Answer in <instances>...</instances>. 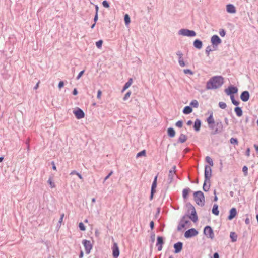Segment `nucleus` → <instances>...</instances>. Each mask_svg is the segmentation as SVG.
Here are the masks:
<instances>
[{"label":"nucleus","mask_w":258,"mask_h":258,"mask_svg":"<svg viewBox=\"0 0 258 258\" xmlns=\"http://www.w3.org/2000/svg\"><path fill=\"white\" fill-rule=\"evenodd\" d=\"M212 213L215 215H218L219 212L218 210V206L217 204H214L212 210Z\"/></svg>","instance_id":"nucleus-28"},{"label":"nucleus","mask_w":258,"mask_h":258,"mask_svg":"<svg viewBox=\"0 0 258 258\" xmlns=\"http://www.w3.org/2000/svg\"><path fill=\"white\" fill-rule=\"evenodd\" d=\"M52 179H53V177L50 176L49 178V179L48 180V183H49V184L50 185V186L52 188L55 187V184L54 182H53Z\"/></svg>","instance_id":"nucleus-33"},{"label":"nucleus","mask_w":258,"mask_h":258,"mask_svg":"<svg viewBox=\"0 0 258 258\" xmlns=\"http://www.w3.org/2000/svg\"><path fill=\"white\" fill-rule=\"evenodd\" d=\"M101 93H102V92H101V91L100 90H98V91L97 95V97L98 98H100V96L101 95Z\"/></svg>","instance_id":"nucleus-58"},{"label":"nucleus","mask_w":258,"mask_h":258,"mask_svg":"<svg viewBox=\"0 0 258 258\" xmlns=\"http://www.w3.org/2000/svg\"><path fill=\"white\" fill-rule=\"evenodd\" d=\"M210 186V182H208V181H205V180H204L203 186V189L205 191H208L209 190Z\"/></svg>","instance_id":"nucleus-27"},{"label":"nucleus","mask_w":258,"mask_h":258,"mask_svg":"<svg viewBox=\"0 0 258 258\" xmlns=\"http://www.w3.org/2000/svg\"><path fill=\"white\" fill-rule=\"evenodd\" d=\"M102 5L105 8H108L109 7V3L106 1H104L102 2Z\"/></svg>","instance_id":"nucleus-50"},{"label":"nucleus","mask_w":258,"mask_h":258,"mask_svg":"<svg viewBox=\"0 0 258 258\" xmlns=\"http://www.w3.org/2000/svg\"><path fill=\"white\" fill-rule=\"evenodd\" d=\"M238 89L233 86H230L228 88L225 89V92L228 95H233L234 94L237 93Z\"/></svg>","instance_id":"nucleus-13"},{"label":"nucleus","mask_w":258,"mask_h":258,"mask_svg":"<svg viewBox=\"0 0 258 258\" xmlns=\"http://www.w3.org/2000/svg\"><path fill=\"white\" fill-rule=\"evenodd\" d=\"M176 54L177 56H178V57H179L178 58H182L183 54L181 51H177Z\"/></svg>","instance_id":"nucleus-51"},{"label":"nucleus","mask_w":258,"mask_h":258,"mask_svg":"<svg viewBox=\"0 0 258 258\" xmlns=\"http://www.w3.org/2000/svg\"><path fill=\"white\" fill-rule=\"evenodd\" d=\"M58 88L59 89H61V88H62L63 86H64V83L63 81H60L59 84H58Z\"/></svg>","instance_id":"nucleus-52"},{"label":"nucleus","mask_w":258,"mask_h":258,"mask_svg":"<svg viewBox=\"0 0 258 258\" xmlns=\"http://www.w3.org/2000/svg\"><path fill=\"white\" fill-rule=\"evenodd\" d=\"M176 166H173L172 168L169 171V174L168 176V183H171L173 180L174 175L176 174Z\"/></svg>","instance_id":"nucleus-11"},{"label":"nucleus","mask_w":258,"mask_h":258,"mask_svg":"<svg viewBox=\"0 0 258 258\" xmlns=\"http://www.w3.org/2000/svg\"><path fill=\"white\" fill-rule=\"evenodd\" d=\"M98 14H95V15L94 18V23H96L97 21L98 20Z\"/></svg>","instance_id":"nucleus-57"},{"label":"nucleus","mask_w":258,"mask_h":258,"mask_svg":"<svg viewBox=\"0 0 258 258\" xmlns=\"http://www.w3.org/2000/svg\"><path fill=\"white\" fill-rule=\"evenodd\" d=\"M226 11L229 13H235L236 9L232 4H228L226 6Z\"/></svg>","instance_id":"nucleus-20"},{"label":"nucleus","mask_w":258,"mask_h":258,"mask_svg":"<svg viewBox=\"0 0 258 258\" xmlns=\"http://www.w3.org/2000/svg\"><path fill=\"white\" fill-rule=\"evenodd\" d=\"M194 195L196 203L200 206H203L205 203V197L203 193L201 191H198L195 192Z\"/></svg>","instance_id":"nucleus-3"},{"label":"nucleus","mask_w":258,"mask_h":258,"mask_svg":"<svg viewBox=\"0 0 258 258\" xmlns=\"http://www.w3.org/2000/svg\"><path fill=\"white\" fill-rule=\"evenodd\" d=\"M245 222L246 225L250 224V220L248 217H247L245 220Z\"/></svg>","instance_id":"nucleus-55"},{"label":"nucleus","mask_w":258,"mask_h":258,"mask_svg":"<svg viewBox=\"0 0 258 258\" xmlns=\"http://www.w3.org/2000/svg\"><path fill=\"white\" fill-rule=\"evenodd\" d=\"M113 256L114 258H118L119 255V250L117 244L114 243L112 247Z\"/></svg>","instance_id":"nucleus-15"},{"label":"nucleus","mask_w":258,"mask_h":258,"mask_svg":"<svg viewBox=\"0 0 258 258\" xmlns=\"http://www.w3.org/2000/svg\"><path fill=\"white\" fill-rule=\"evenodd\" d=\"M242 171L245 176L248 175V168L246 166H244L242 168Z\"/></svg>","instance_id":"nucleus-39"},{"label":"nucleus","mask_w":258,"mask_h":258,"mask_svg":"<svg viewBox=\"0 0 258 258\" xmlns=\"http://www.w3.org/2000/svg\"><path fill=\"white\" fill-rule=\"evenodd\" d=\"M146 155V151L145 150H142V151L139 152L138 153H137V155H136V157L138 158V157H141V156H145Z\"/></svg>","instance_id":"nucleus-37"},{"label":"nucleus","mask_w":258,"mask_h":258,"mask_svg":"<svg viewBox=\"0 0 258 258\" xmlns=\"http://www.w3.org/2000/svg\"><path fill=\"white\" fill-rule=\"evenodd\" d=\"M183 72L185 74H189L190 75H192L194 74V72L190 69H184Z\"/></svg>","instance_id":"nucleus-42"},{"label":"nucleus","mask_w":258,"mask_h":258,"mask_svg":"<svg viewBox=\"0 0 258 258\" xmlns=\"http://www.w3.org/2000/svg\"><path fill=\"white\" fill-rule=\"evenodd\" d=\"M182 247H183V243L181 242H178L176 243L175 244H174V248L175 249L174 252L175 253H179L181 251V250L182 249Z\"/></svg>","instance_id":"nucleus-18"},{"label":"nucleus","mask_w":258,"mask_h":258,"mask_svg":"<svg viewBox=\"0 0 258 258\" xmlns=\"http://www.w3.org/2000/svg\"><path fill=\"white\" fill-rule=\"evenodd\" d=\"M103 43V41L101 40H100L96 42V45L97 48H100L102 46Z\"/></svg>","instance_id":"nucleus-43"},{"label":"nucleus","mask_w":258,"mask_h":258,"mask_svg":"<svg viewBox=\"0 0 258 258\" xmlns=\"http://www.w3.org/2000/svg\"><path fill=\"white\" fill-rule=\"evenodd\" d=\"M192 111V109L190 106H185L183 110V113L185 114H189Z\"/></svg>","instance_id":"nucleus-26"},{"label":"nucleus","mask_w":258,"mask_h":258,"mask_svg":"<svg viewBox=\"0 0 258 258\" xmlns=\"http://www.w3.org/2000/svg\"><path fill=\"white\" fill-rule=\"evenodd\" d=\"M84 73V70L81 71L76 77L77 80H79Z\"/></svg>","instance_id":"nucleus-49"},{"label":"nucleus","mask_w":258,"mask_h":258,"mask_svg":"<svg viewBox=\"0 0 258 258\" xmlns=\"http://www.w3.org/2000/svg\"><path fill=\"white\" fill-rule=\"evenodd\" d=\"M83 255H84L83 252L82 251H81L80 253V254H79V258H82L83 256Z\"/></svg>","instance_id":"nucleus-64"},{"label":"nucleus","mask_w":258,"mask_h":258,"mask_svg":"<svg viewBox=\"0 0 258 258\" xmlns=\"http://www.w3.org/2000/svg\"><path fill=\"white\" fill-rule=\"evenodd\" d=\"M201 122L200 120L197 119L194 123V129L196 131H199L201 127Z\"/></svg>","instance_id":"nucleus-23"},{"label":"nucleus","mask_w":258,"mask_h":258,"mask_svg":"<svg viewBox=\"0 0 258 258\" xmlns=\"http://www.w3.org/2000/svg\"><path fill=\"white\" fill-rule=\"evenodd\" d=\"M183 125V122L181 120H179L176 123V126L181 128Z\"/></svg>","instance_id":"nucleus-47"},{"label":"nucleus","mask_w":258,"mask_h":258,"mask_svg":"<svg viewBox=\"0 0 258 258\" xmlns=\"http://www.w3.org/2000/svg\"><path fill=\"white\" fill-rule=\"evenodd\" d=\"M157 240L156 246L158 247V250L161 251L162 249V245L164 243L163 238L161 236H158Z\"/></svg>","instance_id":"nucleus-17"},{"label":"nucleus","mask_w":258,"mask_h":258,"mask_svg":"<svg viewBox=\"0 0 258 258\" xmlns=\"http://www.w3.org/2000/svg\"><path fill=\"white\" fill-rule=\"evenodd\" d=\"M250 95L249 93L247 91H244L242 92L240 95V99L243 102L247 101L249 99Z\"/></svg>","instance_id":"nucleus-16"},{"label":"nucleus","mask_w":258,"mask_h":258,"mask_svg":"<svg viewBox=\"0 0 258 258\" xmlns=\"http://www.w3.org/2000/svg\"><path fill=\"white\" fill-rule=\"evenodd\" d=\"M78 94V91L77 89L75 88L73 91V94L74 95H76Z\"/></svg>","instance_id":"nucleus-60"},{"label":"nucleus","mask_w":258,"mask_h":258,"mask_svg":"<svg viewBox=\"0 0 258 258\" xmlns=\"http://www.w3.org/2000/svg\"><path fill=\"white\" fill-rule=\"evenodd\" d=\"M193 45L195 48H196L198 49H200L202 47L203 43L201 40H200L199 39H196L194 41Z\"/></svg>","instance_id":"nucleus-21"},{"label":"nucleus","mask_w":258,"mask_h":258,"mask_svg":"<svg viewBox=\"0 0 258 258\" xmlns=\"http://www.w3.org/2000/svg\"><path fill=\"white\" fill-rule=\"evenodd\" d=\"M178 35L187 37H195L196 35V32L194 30H190L187 29H181L178 31Z\"/></svg>","instance_id":"nucleus-6"},{"label":"nucleus","mask_w":258,"mask_h":258,"mask_svg":"<svg viewBox=\"0 0 258 258\" xmlns=\"http://www.w3.org/2000/svg\"><path fill=\"white\" fill-rule=\"evenodd\" d=\"M217 48H214V47H211V46H208L205 50L206 54L207 56L209 55L210 52L211 51H213L216 50Z\"/></svg>","instance_id":"nucleus-29"},{"label":"nucleus","mask_w":258,"mask_h":258,"mask_svg":"<svg viewBox=\"0 0 258 258\" xmlns=\"http://www.w3.org/2000/svg\"><path fill=\"white\" fill-rule=\"evenodd\" d=\"M155 234H152L151 236V241L152 243H153L155 241Z\"/></svg>","instance_id":"nucleus-54"},{"label":"nucleus","mask_w":258,"mask_h":258,"mask_svg":"<svg viewBox=\"0 0 258 258\" xmlns=\"http://www.w3.org/2000/svg\"><path fill=\"white\" fill-rule=\"evenodd\" d=\"M224 83V78L221 76L211 77L206 83L207 90H214L220 88Z\"/></svg>","instance_id":"nucleus-2"},{"label":"nucleus","mask_w":258,"mask_h":258,"mask_svg":"<svg viewBox=\"0 0 258 258\" xmlns=\"http://www.w3.org/2000/svg\"><path fill=\"white\" fill-rule=\"evenodd\" d=\"M187 139V138L186 135L181 134L178 139V142L181 143H183L186 142Z\"/></svg>","instance_id":"nucleus-30"},{"label":"nucleus","mask_w":258,"mask_h":258,"mask_svg":"<svg viewBox=\"0 0 258 258\" xmlns=\"http://www.w3.org/2000/svg\"><path fill=\"white\" fill-rule=\"evenodd\" d=\"M73 113L78 119H80L84 117L85 114L83 110L78 108L76 110L73 111Z\"/></svg>","instance_id":"nucleus-14"},{"label":"nucleus","mask_w":258,"mask_h":258,"mask_svg":"<svg viewBox=\"0 0 258 258\" xmlns=\"http://www.w3.org/2000/svg\"><path fill=\"white\" fill-rule=\"evenodd\" d=\"M188 218V216L186 215L182 217L177 226V230L178 231L182 230L186 226H190V222Z\"/></svg>","instance_id":"nucleus-4"},{"label":"nucleus","mask_w":258,"mask_h":258,"mask_svg":"<svg viewBox=\"0 0 258 258\" xmlns=\"http://www.w3.org/2000/svg\"><path fill=\"white\" fill-rule=\"evenodd\" d=\"M234 111L238 117H241L242 115L243 112L240 107H236L234 109Z\"/></svg>","instance_id":"nucleus-25"},{"label":"nucleus","mask_w":258,"mask_h":258,"mask_svg":"<svg viewBox=\"0 0 258 258\" xmlns=\"http://www.w3.org/2000/svg\"><path fill=\"white\" fill-rule=\"evenodd\" d=\"M189 210H191V215L188 216V218L190 219L194 222H196L198 221V216L196 213V211L195 207L190 204L188 205Z\"/></svg>","instance_id":"nucleus-7"},{"label":"nucleus","mask_w":258,"mask_h":258,"mask_svg":"<svg viewBox=\"0 0 258 258\" xmlns=\"http://www.w3.org/2000/svg\"><path fill=\"white\" fill-rule=\"evenodd\" d=\"M198 234V231L195 228H191L187 230L184 234V236L186 238H189L197 236Z\"/></svg>","instance_id":"nucleus-10"},{"label":"nucleus","mask_w":258,"mask_h":258,"mask_svg":"<svg viewBox=\"0 0 258 258\" xmlns=\"http://www.w3.org/2000/svg\"><path fill=\"white\" fill-rule=\"evenodd\" d=\"M219 34L221 36L224 37L226 34V32L224 29H221L219 31Z\"/></svg>","instance_id":"nucleus-48"},{"label":"nucleus","mask_w":258,"mask_h":258,"mask_svg":"<svg viewBox=\"0 0 258 258\" xmlns=\"http://www.w3.org/2000/svg\"><path fill=\"white\" fill-rule=\"evenodd\" d=\"M219 106L221 108V109H225L226 107H227V105H226V104L224 102H220L219 103Z\"/></svg>","instance_id":"nucleus-40"},{"label":"nucleus","mask_w":258,"mask_h":258,"mask_svg":"<svg viewBox=\"0 0 258 258\" xmlns=\"http://www.w3.org/2000/svg\"><path fill=\"white\" fill-rule=\"evenodd\" d=\"M191 190L189 188H184L182 191V196L184 200H186L188 198V194Z\"/></svg>","instance_id":"nucleus-24"},{"label":"nucleus","mask_w":258,"mask_h":258,"mask_svg":"<svg viewBox=\"0 0 258 258\" xmlns=\"http://www.w3.org/2000/svg\"><path fill=\"white\" fill-rule=\"evenodd\" d=\"M77 173H78V172H77V171H76L75 170H74V171H72L71 173H70V175H74V174H76L77 175Z\"/></svg>","instance_id":"nucleus-63"},{"label":"nucleus","mask_w":258,"mask_h":258,"mask_svg":"<svg viewBox=\"0 0 258 258\" xmlns=\"http://www.w3.org/2000/svg\"><path fill=\"white\" fill-rule=\"evenodd\" d=\"M230 143L232 144L238 145V142L237 139L232 138L230 140Z\"/></svg>","instance_id":"nucleus-38"},{"label":"nucleus","mask_w":258,"mask_h":258,"mask_svg":"<svg viewBox=\"0 0 258 258\" xmlns=\"http://www.w3.org/2000/svg\"><path fill=\"white\" fill-rule=\"evenodd\" d=\"M79 227L80 229L82 231H85L86 228L85 226H84V224L82 222H80L79 224Z\"/></svg>","instance_id":"nucleus-44"},{"label":"nucleus","mask_w":258,"mask_h":258,"mask_svg":"<svg viewBox=\"0 0 258 258\" xmlns=\"http://www.w3.org/2000/svg\"><path fill=\"white\" fill-rule=\"evenodd\" d=\"M150 227L151 228V229L152 230L153 229L154 227V223L153 221H151L150 223Z\"/></svg>","instance_id":"nucleus-53"},{"label":"nucleus","mask_w":258,"mask_h":258,"mask_svg":"<svg viewBox=\"0 0 258 258\" xmlns=\"http://www.w3.org/2000/svg\"><path fill=\"white\" fill-rule=\"evenodd\" d=\"M230 99L231 100L232 103L234 105H235L236 106H238L239 104V102L235 100L234 95H231Z\"/></svg>","instance_id":"nucleus-36"},{"label":"nucleus","mask_w":258,"mask_h":258,"mask_svg":"<svg viewBox=\"0 0 258 258\" xmlns=\"http://www.w3.org/2000/svg\"><path fill=\"white\" fill-rule=\"evenodd\" d=\"M211 42L212 44L213 47L217 48L218 45L221 43L222 40L218 36L214 35L211 37Z\"/></svg>","instance_id":"nucleus-9"},{"label":"nucleus","mask_w":258,"mask_h":258,"mask_svg":"<svg viewBox=\"0 0 258 258\" xmlns=\"http://www.w3.org/2000/svg\"><path fill=\"white\" fill-rule=\"evenodd\" d=\"M63 217H64V214H62L61 215L60 218V219H59V223H61V222H62V220H63Z\"/></svg>","instance_id":"nucleus-59"},{"label":"nucleus","mask_w":258,"mask_h":258,"mask_svg":"<svg viewBox=\"0 0 258 258\" xmlns=\"http://www.w3.org/2000/svg\"><path fill=\"white\" fill-rule=\"evenodd\" d=\"M213 258H219V256L218 253L216 252L213 254Z\"/></svg>","instance_id":"nucleus-61"},{"label":"nucleus","mask_w":258,"mask_h":258,"mask_svg":"<svg viewBox=\"0 0 258 258\" xmlns=\"http://www.w3.org/2000/svg\"><path fill=\"white\" fill-rule=\"evenodd\" d=\"M209 165L205 166L204 178L205 181L210 182V178L212 176L211 166H213V162H208Z\"/></svg>","instance_id":"nucleus-5"},{"label":"nucleus","mask_w":258,"mask_h":258,"mask_svg":"<svg viewBox=\"0 0 258 258\" xmlns=\"http://www.w3.org/2000/svg\"><path fill=\"white\" fill-rule=\"evenodd\" d=\"M214 194L215 195V197H214V201H217L218 200V198L216 196V190H214Z\"/></svg>","instance_id":"nucleus-56"},{"label":"nucleus","mask_w":258,"mask_h":258,"mask_svg":"<svg viewBox=\"0 0 258 258\" xmlns=\"http://www.w3.org/2000/svg\"><path fill=\"white\" fill-rule=\"evenodd\" d=\"M131 94V92L130 91L127 92L124 95L123 97V100L125 101L130 97Z\"/></svg>","instance_id":"nucleus-45"},{"label":"nucleus","mask_w":258,"mask_h":258,"mask_svg":"<svg viewBox=\"0 0 258 258\" xmlns=\"http://www.w3.org/2000/svg\"><path fill=\"white\" fill-rule=\"evenodd\" d=\"M82 243L85 247L86 254H89L91 249L92 248L91 242L89 240L85 239L83 240Z\"/></svg>","instance_id":"nucleus-12"},{"label":"nucleus","mask_w":258,"mask_h":258,"mask_svg":"<svg viewBox=\"0 0 258 258\" xmlns=\"http://www.w3.org/2000/svg\"><path fill=\"white\" fill-rule=\"evenodd\" d=\"M157 177H158V175H156L155 177H154V181L152 183V186H151V191H152V194H154V193L155 192L156 190H155V188H156L157 187Z\"/></svg>","instance_id":"nucleus-22"},{"label":"nucleus","mask_w":258,"mask_h":258,"mask_svg":"<svg viewBox=\"0 0 258 258\" xmlns=\"http://www.w3.org/2000/svg\"><path fill=\"white\" fill-rule=\"evenodd\" d=\"M230 237L231 239L232 242H234L237 241V235L235 232H231L230 234Z\"/></svg>","instance_id":"nucleus-32"},{"label":"nucleus","mask_w":258,"mask_h":258,"mask_svg":"<svg viewBox=\"0 0 258 258\" xmlns=\"http://www.w3.org/2000/svg\"><path fill=\"white\" fill-rule=\"evenodd\" d=\"M178 62L180 65V66L183 67L185 66V63L184 61H183V58H178Z\"/></svg>","instance_id":"nucleus-41"},{"label":"nucleus","mask_w":258,"mask_h":258,"mask_svg":"<svg viewBox=\"0 0 258 258\" xmlns=\"http://www.w3.org/2000/svg\"><path fill=\"white\" fill-rule=\"evenodd\" d=\"M206 121L209 128L212 131V135H216L223 132L224 127L222 122L220 119H216L215 121L212 112L207 118Z\"/></svg>","instance_id":"nucleus-1"},{"label":"nucleus","mask_w":258,"mask_h":258,"mask_svg":"<svg viewBox=\"0 0 258 258\" xmlns=\"http://www.w3.org/2000/svg\"><path fill=\"white\" fill-rule=\"evenodd\" d=\"M204 234L209 238L213 239L214 237V234L212 228L209 226H206L204 229Z\"/></svg>","instance_id":"nucleus-8"},{"label":"nucleus","mask_w":258,"mask_h":258,"mask_svg":"<svg viewBox=\"0 0 258 258\" xmlns=\"http://www.w3.org/2000/svg\"><path fill=\"white\" fill-rule=\"evenodd\" d=\"M167 133L168 136L170 137H174L175 135V132L172 127H170L168 129Z\"/></svg>","instance_id":"nucleus-31"},{"label":"nucleus","mask_w":258,"mask_h":258,"mask_svg":"<svg viewBox=\"0 0 258 258\" xmlns=\"http://www.w3.org/2000/svg\"><path fill=\"white\" fill-rule=\"evenodd\" d=\"M237 214V210L235 208H232L230 209L229 212V215L228 217L229 220H232Z\"/></svg>","instance_id":"nucleus-19"},{"label":"nucleus","mask_w":258,"mask_h":258,"mask_svg":"<svg viewBox=\"0 0 258 258\" xmlns=\"http://www.w3.org/2000/svg\"><path fill=\"white\" fill-rule=\"evenodd\" d=\"M190 105L193 107L198 108L199 106V103L197 100H193L190 103Z\"/></svg>","instance_id":"nucleus-34"},{"label":"nucleus","mask_w":258,"mask_h":258,"mask_svg":"<svg viewBox=\"0 0 258 258\" xmlns=\"http://www.w3.org/2000/svg\"><path fill=\"white\" fill-rule=\"evenodd\" d=\"M124 20L125 25H128L130 23V22H131L130 17L128 14L125 15L124 18Z\"/></svg>","instance_id":"nucleus-35"},{"label":"nucleus","mask_w":258,"mask_h":258,"mask_svg":"<svg viewBox=\"0 0 258 258\" xmlns=\"http://www.w3.org/2000/svg\"><path fill=\"white\" fill-rule=\"evenodd\" d=\"M131 83H127L126 82L125 85L123 86L122 91H124L126 89H127L128 88H129L131 86Z\"/></svg>","instance_id":"nucleus-46"},{"label":"nucleus","mask_w":258,"mask_h":258,"mask_svg":"<svg viewBox=\"0 0 258 258\" xmlns=\"http://www.w3.org/2000/svg\"><path fill=\"white\" fill-rule=\"evenodd\" d=\"M205 161H211V158L209 156H207L205 158Z\"/></svg>","instance_id":"nucleus-62"}]
</instances>
